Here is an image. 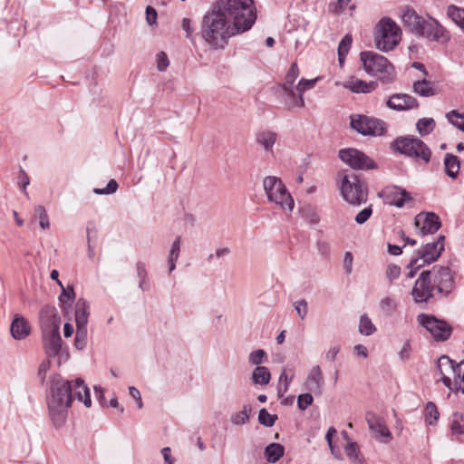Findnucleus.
<instances>
[{
    "instance_id": "62",
    "label": "nucleus",
    "mask_w": 464,
    "mask_h": 464,
    "mask_svg": "<svg viewBox=\"0 0 464 464\" xmlns=\"http://www.w3.org/2000/svg\"><path fill=\"white\" fill-rule=\"evenodd\" d=\"M29 183H30V179L27 176L26 172L23 169H20L19 181H18L19 186L22 188L23 190H25L26 187L29 185Z\"/></svg>"
},
{
    "instance_id": "10",
    "label": "nucleus",
    "mask_w": 464,
    "mask_h": 464,
    "mask_svg": "<svg viewBox=\"0 0 464 464\" xmlns=\"http://www.w3.org/2000/svg\"><path fill=\"white\" fill-rule=\"evenodd\" d=\"M417 319L436 341L444 342L450 337L452 327L446 321L426 314H419Z\"/></svg>"
},
{
    "instance_id": "39",
    "label": "nucleus",
    "mask_w": 464,
    "mask_h": 464,
    "mask_svg": "<svg viewBox=\"0 0 464 464\" xmlns=\"http://www.w3.org/2000/svg\"><path fill=\"white\" fill-rule=\"evenodd\" d=\"M250 412L251 407L244 405L242 411L231 415L230 420L234 425H243L248 421Z\"/></svg>"
},
{
    "instance_id": "54",
    "label": "nucleus",
    "mask_w": 464,
    "mask_h": 464,
    "mask_svg": "<svg viewBox=\"0 0 464 464\" xmlns=\"http://www.w3.org/2000/svg\"><path fill=\"white\" fill-rule=\"evenodd\" d=\"M387 279L392 283L401 276V267L395 264L388 265L385 272Z\"/></svg>"
},
{
    "instance_id": "53",
    "label": "nucleus",
    "mask_w": 464,
    "mask_h": 464,
    "mask_svg": "<svg viewBox=\"0 0 464 464\" xmlns=\"http://www.w3.org/2000/svg\"><path fill=\"white\" fill-rule=\"evenodd\" d=\"M316 82H317V78L313 79V80H307V79L302 78L299 81L297 86L295 87L296 92L303 95L304 92L313 89L314 87Z\"/></svg>"
},
{
    "instance_id": "51",
    "label": "nucleus",
    "mask_w": 464,
    "mask_h": 464,
    "mask_svg": "<svg viewBox=\"0 0 464 464\" xmlns=\"http://www.w3.org/2000/svg\"><path fill=\"white\" fill-rule=\"evenodd\" d=\"M353 36L350 34H345L338 45V53H341L342 56H347L349 50L352 46Z\"/></svg>"
},
{
    "instance_id": "36",
    "label": "nucleus",
    "mask_w": 464,
    "mask_h": 464,
    "mask_svg": "<svg viewBox=\"0 0 464 464\" xmlns=\"http://www.w3.org/2000/svg\"><path fill=\"white\" fill-rule=\"evenodd\" d=\"M447 15L464 32V8L456 5H449Z\"/></svg>"
},
{
    "instance_id": "8",
    "label": "nucleus",
    "mask_w": 464,
    "mask_h": 464,
    "mask_svg": "<svg viewBox=\"0 0 464 464\" xmlns=\"http://www.w3.org/2000/svg\"><path fill=\"white\" fill-rule=\"evenodd\" d=\"M263 187L269 202L278 205L285 210H293L294 199L279 178L266 177L263 180Z\"/></svg>"
},
{
    "instance_id": "60",
    "label": "nucleus",
    "mask_w": 464,
    "mask_h": 464,
    "mask_svg": "<svg viewBox=\"0 0 464 464\" xmlns=\"http://www.w3.org/2000/svg\"><path fill=\"white\" fill-rule=\"evenodd\" d=\"M157 17H158V14H157L156 10L152 6L148 5L146 7V21H147V23L150 25L155 24L157 22Z\"/></svg>"
},
{
    "instance_id": "49",
    "label": "nucleus",
    "mask_w": 464,
    "mask_h": 464,
    "mask_svg": "<svg viewBox=\"0 0 464 464\" xmlns=\"http://www.w3.org/2000/svg\"><path fill=\"white\" fill-rule=\"evenodd\" d=\"M61 295H59V301L63 304H69L71 305L75 299V293L72 285H68L66 288L63 285Z\"/></svg>"
},
{
    "instance_id": "20",
    "label": "nucleus",
    "mask_w": 464,
    "mask_h": 464,
    "mask_svg": "<svg viewBox=\"0 0 464 464\" xmlns=\"http://www.w3.org/2000/svg\"><path fill=\"white\" fill-rule=\"evenodd\" d=\"M386 106L393 111H409L419 107L417 99L407 93H394L386 101Z\"/></svg>"
},
{
    "instance_id": "7",
    "label": "nucleus",
    "mask_w": 464,
    "mask_h": 464,
    "mask_svg": "<svg viewBox=\"0 0 464 464\" xmlns=\"http://www.w3.org/2000/svg\"><path fill=\"white\" fill-rule=\"evenodd\" d=\"M438 371L443 384L453 391H461L464 394V361L455 362L449 356L443 355L438 360Z\"/></svg>"
},
{
    "instance_id": "61",
    "label": "nucleus",
    "mask_w": 464,
    "mask_h": 464,
    "mask_svg": "<svg viewBox=\"0 0 464 464\" xmlns=\"http://www.w3.org/2000/svg\"><path fill=\"white\" fill-rule=\"evenodd\" d=\"M129 392H130V395L136 401V402L138 404V408L141 409L143 406V403H142L141 395H140V391L137 388L131 386L129 388Z\"/></svg>"
},
{
    "instance_id": "14",
    "label": "nucleus",
    "mask_w": 464,
    "mask_h": 464,
    "mask_svg": "<svg viewBox=\"0 0 464 464\" xmlns=\"http://www.w3.org/2000/svg\"><path fill=\"white\" fill-rule=\"evenodd\" d=\"M444 249L445 237L440 235L436 238V240L426 243L420 248L416 250L413 256L418 258L422 265L427 266L437 261Z\"/></svg>"
},
{
    "instance_id": "38",
    "label": "nucleus",
    "mask_w": 464,
    "mask_h": 464,
    "mask_svg": "<svg viewBox=\"0 0 464 464\" xmlns=\"http://www.w3.org/2000/svg\"><path fill=\"white\" fill-rule=\"evenodd\" d=\"M376 326L367 314H362L359 322V332L361 334L370 336L376 332Z\"/></svg>"
},
{
    "instance_id": "24",
    "label": "nucleus",
    "mask_w": 464,
    "mask_h": 464,
    "mask_svg": "<svg viewBox=\"0 0 464 464\" xmlns=\"http://www.w3.org/2000/svg\"><path fill=\"white\" fill-rule=\"evenodd\" d=\"M324 376L319 365L314 366L305 380L304 388L314 393H321L324 385Z\"/></svg>"
},
{
    "instance_id": "1",
    "label": "nucleus",
    "mask_w": 464,
    "mask_h": 464,
    "mask_svg": "<svg viewBox=\"0 0 464 464\" xmlns=\"http://www.w3.org/2000/svg\"><path fill=\"white\" fill-rule=\"evenodd\" d=\"M256 18L254 0H217L203 16L201 35L213 48H224L230 37L249 31Z\"/></svg>"
},
{
    "instance_id": "58",
    "label": "nucleus",
    "mask_w": 464,
    "mask_h": 464,
    "mask_svg": "<svg viewBox=\"0 0 464 464\" xmlns=\"http://www.w3.org/2000/svg\"><path fill=\"white\" fill-rule=\"evenodd\" d=\"M169 64V58L164 52L157 54V68L160 72H164Z\"/></svg>"
},
{
    "instance_id": "48",
    "label": "nucleus",
    "mask_w": 464,
    "mask_h": 464,
    "mask_svg": "<svg viewBox=\"0 0 464 464\" xmlns=\"http://www.w3.org/2000/svg\"><path fill=\"white\" fill-rule=\"evenodd\" d=\"M299 75V69L296 63H293L285 76V82L280 86L294 87V83Z\"/></svg>"
},
{
    "instance_id": "5",
    "label": "nucleus",
    "mask_w": 464,
    "mask_h": 464,
    "mask_svg": "<svg viewBox=\"0 0 464 464\" xmlns=\"http://www.w3.org/2000/svg\"><path fill=\"white\" fill-rule=\"evenodd\" d=\"M391 149L397 153L413 159L415 161L429 163L431 159V150L428 145L415 136H400L392 143Z\"/></svg>"
},
{
    "instance_id": "3",
    "label": "nucleus",
    "mask_w": 464,
    "mask_h": 464,
    "mask_svg": "<svg viewBox=\"0 0 464 464\" xmlns=\"http://www.w3.org/2000/svg\"><path fill=\"white\" fill-rule=\"evenodd\" d=\"M365 72L377 77L382 83H392L396 79V71L392 63L383 55L372 51H364L360 53Z\"/></svg>"
},
{
    "instance_id": "27",
    "label": "nucleus",
    "mask_w": 464,
    "mask_h": 464,
    "mask_svg": "<svg viewBox=\"0 0 464 464\" xmlns=\"http://www.w3.org/2000/svg\"><path fill=\"white\" fill-rule=\"evenodd\" d=\"M424 17L420 16L412 8H407L401 14V20L405 27L411 33L415 34L420 24L423 23Z\"/></svg>"
},
{
    "instance_id": "45",
    "label": "nucleus",
    "mask_w": 464,
    "mask_h": 464,
    "mask_svg": "<svg viewBox=\"0 0 464 464\" xmlns=\"http://www.w3.org/2000/svg\"><path fill=\"white\" fill-rule=\"evenodd\" d=\"M34 218L39 219V225L43 229H47L50 227L48 215L43 206H37L34 208Z\"/></svg>"
},
{
    "instance_id": "59",
    "label": "nucleus",
    "mask_w": 464,
    "mask_h": 464,
    "mask_svg": "<svg viewBox=\"0 0 464 464\" xmlns=\"http://www.w3.org/2000/svg\"><path fill=\"white\" fill-rule=\"evenodd\" d=\"M352 0H338L336 3H332L329 5V9L335 14L342 13L345 6L351 2Z\"/></svg>"
},
{
    "instance_id": "12",
    "label": "nucleus",
    "mask_w": 464,
    "mask_h": 464,
    "mask_svg": "<svg viewBox=\"0 0 464 464\" xmlns=\"http://www.w3.org/2000/svg\"><path fill=\"white\" fill-rule=\"evenodd\" d=\"M429 271L435 291L448 295L454 287V278L450 267L435 266Z\"/></svg>"
},
{
    "instance_id": "55",
    "label": "nucleus",
    "mask_w": 464,
    "mask_h": 464,
    "mask_svg": "<svg viewBox=\"0 0 464 464\" xmlns=\"http://www.w3.org/2000/svg\"><path fill=\"white\" fill-rule=\"evenodd\" d=\"M314 401V398L311 393L306 392L301 394L297 398V406L301 411L305 410L308 406H310Z\"/></svg>"
},
{
    "instance_id": "30",
    "label": "nucleus",
    "mask_w": 464,
    "mask_h": 464,
    "mask_svg": "<svg viewBox=\"0 0 464 464\" xmlns=\"http://www.w3.org/2000/svg\"><path fill=\"white\" fill-rule=\"evenodd\" d=\"M413 92L421 97H430L436 94L433 82L426 79L419 80L413 82Z\"/></svg>"
},
{
    "instance_id": "17",
    "label": "nucleus",
    "mask_w": 464,
    "mask_h": 464,
    "mask_svg": "<svg viewBox=\"0 0 464 464\" xmlns=\"http://www.w3.org/2000/svg\"><path fill=\"white\" fill-rule=\"evenodd\" d=\"M416 35L430 41L443 42L449 38L445 28L433 18L423 19V23L415 33Z\"/></svg>"
},
{
    "instance_id": "13",
    "label": "nucleus",
    "mask_w": 464,
    "mask_h": 464,
    "mask_svg": "<svg viewBox=\"0 0 464 464\" xmlns=\"http://www.w3.org/2000/svg\"><path fill=\"white\" fill-rule=\"evenodd\" d=\"M435 289L431 283L430 271H422L415 281L411 295L416 304L428 303L434 297Z\"/></svg>"
},
{
    "instance_id": "35",
    "label": "nucleus",
    "mask_w": 464,
    "mask_h": 464,
    "mask_svg": "<svg viewBox=\"0 0 464 464\" xmlns=\"http://www.w3.org/2000/svg\"><path fill=\"white\" fill-rule=\"evenodd\" d=\"M181 246V237L178 236L170 247L169 254L168 256L169 272L171 273L176 268V262L179 257Z\"/></svg>"
},
{
    "instance_id": "29",
    "label": "nucleus",
    "mask_w": 464,
    "mask_h": 464,
    "mask_svg": "<svg viewBox=\"0 0 464 464\" xmlns=\"http://www.w3.org/2000/svg\"><path fill=\"white\" fill-rule=\"evenodd\" d=\"M89 305L84 299H79L75 305L76 327H87L89 317Z\"/></svg>"
},
{
    "instance_id": "32",
    "label": "nucleus",
    "mask_w": 464,
    "mask_h": 464,
    "mask_svg": "<svg viewBox=\"0 0 464 464\" xmlns=\"http://www.w3.org/2000/svg\"><path fill=\"white\" fill-rule=\"evenodd\" d=\"M444 166L446 174L455 179L459 171L460 162L457 156L447 153L444 158Z\"/></svg>"
},
{
    "instance_id": "18",
    "label": "nucleus",
    "mask_w": 464,
    "mask_h": 464,
    "mask_svg": "<svg viewBox=\"0 0 464 464\" xmlns=\"http://www.w3.org/2000/svg\"><path fill=\"white\" fill-rule=\"evenodd\" d=\"M39 319L42 334L60 332L61 317L54 306H44L40 311Z\"/></svg>"
},
{
    "instance_id": "25",
    "label": "nucleus",
    "mask_w": 464,
    "mask_h": 464,
    "mask_svg": "<svg viewBox=\"0 0 464 464\" xmlns=\"http://www.w3.org/2000/svg\"><path fill=\"white\" fill-rule=\"evenodd\" d=\"M343 86L354 93H370L376 89L377 82L373 81L367 82L363 80L353 77L344 82Z\"/></svg>"
},
{
    "instance_id": "21",
    "label": "nucleus",
    "mask_w": 464,
    "mask_h": 464,
    "mask_svg": "<svg viewBox=\"0 0 464 464\" xmlns=\"http://www.w3.org/2000/svg\"><path fill=\"white\" fill-rule=\"evenodd\" d=\"M365 419L368 423L369 429L376 435L386 439L385 441L392 439V433L387 427L385 420L382 417L377 415L372 411H368L365 414Z\"/></svg>"
},
{
    "instance_id": "9",
    "label": "nucleus",
    "mask_w": 464,
    "mask_h": 464,
    "mask_svg": "<svg viewBox=\"0 0 464 464\" xmlns=\"http://www.w3.org/2000/svg\"><path fill=\"white\" fill-rule=\"evenodd\" d=\"M351 127L363 136H382L386 131L383 121L362 114L351 116Z\"/></svg>"
},
{
    "instance_id": "40",
    "label": "nucleus",
    "mask_w": 464,
    "mask_h": 464,
    "mask_svg": "<svg viewBox=\"0 0 464 464\" xmlns=\"http://www.w3.org/2000/svg\"><path fill=\"white\" fill-rule=\"evenodd\" d=\"M450 429H451V432L453 435L464 434V414L463 413L455 412L452 415Z\"/></svg>"
},
{
    "instance_id": "6",
    "label": "nucleus",
    "mask_w": 464,
    "mask_h": 464,
    "mask_svg": "<svg viewBox=\"0 0 464 464\" xmlns=\"http://www.w3.org/2000/svg\"><path fill=\"white\" fill-rule=\"evenodd\" d=\"M401 30L390 17H382L374 28V43L378 50L390 52L401 42Z\"/></svg>"
},
{
    "instance_id": "11",
    "label": "nucleus",
    "mask_w": 464,
    "mask_h": 464,
    "mask_svg": "<svg viewBox=\"0 0 464 464\" xmlns=\"http://www.w3.org/2000/svg\"><path fill=\"white\" fill-rule=\"evenodd\" d=\"M42 342L46 355L58 358V364L68 361L70 354L67 348L63 347L60 332L42 334Z\"/></svg>"
},
{
    "instance_id": "16",
    "label": "nucleus",
    "mask_w": 464,
    "mask_h": 464,
    "mask_svg": "<svg viewBox=\"0 0 464 464\" xmlns=\"http://www.w3.org/2000/svg\"><path fill=\"white\" fill-rule=\"evenodd\" d=\"M383 202L390 206L402 208L406 202L411 201V195L402 188L394 185L386 186L379 193Z\"/></svg>"
},
{
    "instance_id": "47",
    "label": "nucleus",
    "mask_w": 464,
    "mask_h": 464,
    "mask_svg": "<svg viewBox=\"0 0 464 464\" xmlns=\"http://www.w3.org/2000/svg\"><path fill=\"white\" fill-rule=\"evenodd\" d=\"M277 419L276 414H270L265 408L261 409L258 412V421L266 427L274 426Z\"/></svg>"
},
{
    "instance_id": "64",
    "label": "nucleus",
    "mask_w": 464,
    "mask_h": 464,
    "mask_svg": "<svg viewBox=\"0 0 464 464\" xmlns=\"http://www.w3.org/2000/svg\"><path fill=\"white\" fill-rule=\"evenodd\" d=\"M137 276L140 279H147L148 273L146 269V266L143 262L139 261L136 264Z\"/></svg>"
},
{
    "instance_id": "23",
    "label": "nucleus",
    "mask_w": 464,
    "mask_h": 464,
    "mask_svg": "<svg viewBox=\"0 0 464 464\" xmlns=\"http://www.w3.org/2000/svg\"><path fill=\"white\" fill-rule=\"evenodd\" d=\"M284 94V104L288 111H292L295 108H304V95L296 93L294 87L280 86Z\"/></svg>"
},
{
    "instance_id": "19",
    "label": "nucleus",
    "mask_w": 464,
    "mask_h": 464,
    "mask_svg": "<svg viewBox=\"0 0 464 464\" xmlns=\"http://www.w3.org/2000/svg\"><path fill=\"white\" fill-rule=\"evenodd\" d=\"M414 224L421 236L436 233L441 227L438 215L432 212H421L414 218Z\"/></svg>"
},
{
    "instance_id": "50",
    "label": "nucleus",
    "mask_w": 464,
    "mask_h": 464,
    "mask_svg": "<svg viewBox=\"0 0 464 464\" xmlns=\"http://www.w3.org/2000/svg\"><path fill=\"white\" fill-rule=\"evenodd\" d=\"M119 188L118 182L111 179L107 183V186L103 188H93V193L97 195H110L113 194L117 191Z\"/></svg>"
},
{
    "instance_id": "28",
    "label": "nucleus",
    "mask_w": 464,
    "mask_h": 464,
    "mask_svg": "<svg viewBox=\"0 0 464 464\" xmlns=\"http://www.w3.org/2000/svg\"><path fill=\"white\" fill-rule=\"evenodd\" d=\"M277 140L275 131L266 130L256 134V142L262 146L266 152L273 154V147Z\"/></svg>"
},
{
    "instance_id": "31",
    "label": "nucleus",
    "mask_w": 464,
    "mask_h": 464,
    "mask_svg": "<svg viewBox=\"0 0 464 464\" xmlns=\"http://www.w3.org/2000/svg\"><path fill=\"white\" fill-rule=\"evenodd\" d=\"M285 453V448L279 443H270L265 449V458L270 463H276L278 461Z\"/></svg>"
},
{
    "instance_id": "37",
    "label": "nucleus",
    "mask_w": 464,
    "mask_h": 464,
    "mask_svg": "<svg viewBox=\"0 0 464 464\" xmlns=\"http://www.w3.org/2000/svg\"><path fill=\"white\" fill-rule=\"evenodd\" d=\"M436 126V122L432 118H421L416 123V129L421 137H425L431 133Z\"/></svg>"
},
{
    "instance_id": "41",
    "label": "nucleus",
    "mask_w": 464,
    "mask_h": 464,
    "mask_svg": "<svg viewBox=\"0 0 464 464\" xmlns=\"http://www.w3.org/2000/svg\"><path fill=\"white\" fill-rule=\"evenodd\" d=\"M345 454L353 464H362V459L360 456V450L355 442H349L345 449Z\"/></svg>"
},
{
    "instance_id": "15",
    "label": "nucleus",
    "mask_w": 464,
    "mask_h": 464,
    "mask_svg": "<svg viewBox=\"0 0 464 464\" xmlns=\"http://www.w3.org/2000/svg\"><path fill=\"white\" fill-rule=\"evenodd\" d=\"M339 158L353 169H373L377 167L372 159L353 148L341 150Z\"/></svg>"
},
{
    "instance_id": "46",
    "label": "nucleus",
    "mask_w": 464,
    "mask_h": 464,
    "mask_svg": "<svg viewBox=\"0 0 464 464\" xmlns=\"http://www.w3.org/2000/svg\"><path fill=\"white\" fill-rule=\"evenodd\" d=\"M425 419L429 425H433L439 419V411L435 403L429 401L425 407Z\"/></svg>"
},
{
    "instance_id": "56",
    "label": "nucleus",
    "mask_w": 464,
    "mask_h": 464,
    "mask_svg": "<svg viewBox=\"0 0 464 464\" xmlns=\"http://www.w3.org/2000/svg\"><path fill=\"white\" fill-rule=\"evenodd\" d=\"M294 306L300 318L304 319L308 312L307 302L304 299H300L294 303Z\"/></svg>"
},
{
    "instance_id": "34",
    "label": "nucleus",
    "mask_w": 464,
    "mask_h": 464,
    "mask_svg": "<svg viewBox=\"0 0 464 464\" xmlns=\"http://www.w3.org/2000/svg\"><path fill=\"white\" fill-rule=\"evenodd\" d=\"M399 305V302L392 296H385L380 301V309L386 317L392 316L397 312Z\"/></svg>"
},
{
    "instance_id": "2",
    "label": "nucleus",
    "mask_w": 464,
    "mask_h": 464,
    "mask_svg": "<svg viewBox=\"0 0 464 464\" xmlns=\"http://www.w3.org/2000/svg\"><path fill=\"white\" fill-rule=\"evenodd\" d=\"M72 401V382L60 375L53 378L48 398L50 417L56 427H61L66 420L67 411Z\"/></svg>"
},
{
    "instance_id": "22",
    "label": "nucleus",
    "mask_w": 464,
    "mask_h": 464,
    "mask_svg": "<svg viewBox=\"0 0 464 464\" xmlns=\"http://www.w3.org/2000/svg\"><path fill=\"white\" fill-rule=\"evenodd\" d=\"M10 333L14 340H24L31 334V326L27 319L19 314H14L10 325Z\"/></svg>"
},
{
    "instance_id": "33",
    "label": "nucleus",
    "mask_w": 464,
    "mask_h": 464,
    "mask_svg": "<svg viewBox=\"0 0 464 464\" xmlns=\"http://www.w3.org/2000/svg\"><path fill=\"white\" fill-rule=\"evenodd\" d=\"M271 379V373L267 367L257 366L254 369L251 380L256 385H266Z\"/></svg>"
},
{
    "instance_id": "52",
    "label": "nucleus",
    "mask_w": 464,
    "mask_h": 464,
    "mask_svg": "<svg viewBox=\"0 0 464 464\" xmlns=\"http://www.w3.org/2000/svg\"><path fill=\"white\" fill-rule=\"evenodd\" d=\"M423 266H425L422 265V263L420 262L418 258H416L412 256L411 259L410 260V263L407 266V269L409 270L407 273V277L413 278L415 276L417 271L420 270Z\"/></svg>"
},
{
    "instance_id": "63",
    "label": "nucleus",
    "mask_w": 464,
    "mask_h": 464,
    "mask_svg": "<svg viewBox=\"0 0 464 464\" xmlns=\"http://www.w3.org/2000/svg\"><path fill=\"white\" fill-rule=\"evenodd\" d=\"M353 255L351 252H346L343 258V267L346 274H351L353 266Z\"/></svg>"
},
{
    "instance_id": "57",
    "label": "nucleus",
    "mask_w": 464,
    "mask_h": 464,
    "mask_svg": "<svg viewBox=\"0 0 464 464\" xmlns=\"http://www.w3.org/2000/svg\"><path fill=\"white\" fill-rule=\"evenodd\" d=\"M372 206H369L365 208H363L362 210H361L355 217V222L357 224H363L365 223L369 218L370 217L372 216Z\"/></svg>"
},
{
    "instance_id": "44",
    "label": "nucleus",
    "mask_w": 464,
    "mask_h": 464,
    "mask_svg": "<svg viewBox=\"0 0 464 464\" xmlns=\"http://www.w3.org/2000/svg\"><path fill=\"white\" fill-rule=\"evenodd\" d=\"M267 353L263 349H257L251 352L248 355V362L251 365L261 366L263 362L267 361Z\"/></svg>"
},
{
    "instance_id": "26",
    "label": "nucleus",
    "mask_w": 464,
    "mask_h": 464,
    "mask_svg": "<svg viewBox=\"0 0 464 464\" xmlns=\"http://www.w3.org/2000/svg\"><path fill=\"white\" fill-rule=\"evenodd\" d=\"M76 399L82 401L89 408L92 405L89 388L85 385L83 380L76 379L72 383V400Z\"/></svg>"
},
{
    "instance_id": "4",
    "label": "nucleus",
    "mask_w": 464,
    "mask_h": 464,
    "mask_svg": "<svg viewBox=\"0 0 464 464\" xmlns=\"http://www.w3.org/2000/svg\"><path fill=\"white\" fill-rule=\"evenodd\" d=\"M340 177V190L345 201L351 205L360 206L367 201V185L358 175L350 170L338 174Z\"/></svg>"
},
{
    "instance_id": "42",
    "label": "nucleus",
    "mask_w": 464,
    "mask_h": 464,
    "mask_svg": "<svg viewBox=\"0 0 464 464\" xmlns=\"http://www.w3.org/2000/svg\"><path fill=\"white\" fill-rule=\"evenodd\" d=\"M88 331L87 327H76L74 338V346L77 350H83L87 345Z\"/></svg>"
},
{
    "instance_id": "43",
    "label": "nucleus",
    "mask_w": 464,
    "mask_h": 464,
    "mask_svg": "<svg viewBox=\"0 0 464 464\" xmlns=\"http://www.w3.org/2000/svg\"><path fill=\"white\" fill-rule=\"evenodd\" d=\"M446 118L454 127L464 132V112L452 110L446 114Z\"/></svg>"
}]
</instances>
